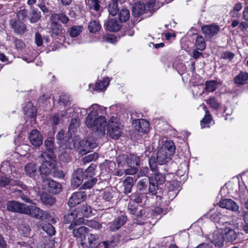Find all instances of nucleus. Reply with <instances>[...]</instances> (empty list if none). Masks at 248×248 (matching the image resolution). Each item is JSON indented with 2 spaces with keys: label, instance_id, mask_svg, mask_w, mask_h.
<instances>
[{
  "label": "nucleus",
  "instance_id": "59",
  "mask_svg": "<svg viewBox=\"0 0 248 248\" xmlns=\"http://www.w3.org/2000/svg\"><path fill=\"white\" fill-rule=\"evenodd\" d=\"M211 119V116L209 114V112L205 110V117L202 119L201 123L202 128L205 127L206 126L203 125V124H208L210 123Z\"/></svg>",
  "mask_w": 248,
  "mask_h": 248
},
{
  "label": "nucleus",
  "instance_id": "48",
  "mask_svg": "<svg viewBox=\"0 0 248 248\" xmlns=\"http://www.w3.org/2000/svg\"><path fill=\"white\" fill-rule=\"evenodd\" d=\"M109 82L108 78H105L103 80L96 84L95 89L97 91H102L107 88L109 84Z\"/></svg>",
  "mask_w": 248,
  "mask_h": 248
},
{
  "label": "nucleus",
  "instance_id": "29",
  "mask_svg": "<svg viewBox=\"0 0 248 248\" xmlns=\"http://www.w3.org/2000/svg\"><path fill=\"white\" fill-rule=\"evenodd\" d=\"M40 199L41 202L46 205L52 206L56 202L55 199L46 192H43L41 194Z\"/></svg>",
  "mask_w": 248,
  "mask_h": 248
},
{
  "label": "nucleus",
  "instance_id": "62",
  "mask_svg": "<svg viewBox=\"0 0 248 248\" xmlns=\"http://www.w3.org/2000/svg\"><path fill=\"white\" fill-rule=\"evenodd\" d=\"M234 57V54L230 51L224 52L221 55V58L229 61L233 59Z\"/></svg>",
  "mask_w": 248,
  "mask_h": 248
},
{
  "label": "nucleus",
  "instance_id": "43",
  "mask_svg": "<svg viewBox=\"0 0 248 248\" xmlns=\"http://www.w3.org/2000/svg\"><path fill=\"white\" fill-rule=\"evenodd\" d=\"M140 158L139 156L135 155L129 154V160L127 161V165L132 166V165L138 166L140 164Z\"/></svg>",
  "mask_w": 248,
  "mask_h": 248
},
{
  "label": "nucleus",
  "instance_id": "63",
  "mask_svg": "<svg viewBox=\"0 0 248 248\" xmlns=\"http://www.w3.org/2000/svg\"><path fill=\"white\" fill-rule=\"evenodd\" d=\"M103 40L108 43L114 44L116 42V38L113 34H108L103 37Z\"/></svg>",
  "mask_w": 248,
  "mask_h": 248
},
{
  "label": "nucleus",
  "instance_id": "19",
  "mask_svg": "<svg viewBox=\"0 0 248 248\" xmlns=\"http://www.w3.org/2000/svg\"><path fill=\"white\" fill-rule=\"evenodd\" d=\"M46 185L48 186V191L53 194H58L62 190L61 184L58 182L50 179L45 180Z\"/></svg>",
  "mask_w": 248,
  "mask_h": 248
},
{
  "label": "nucleus",
  "instance_id": "44",
  "mask_svg": "<svg viewBox=\"0 0 248 248\" xmlns=\"http://www.w3.org/2000/svg\"><path fill=\"white\" fill-rule=\"evenodd\" d=\"M79 125V118L78 116H75L71 119L70 122L69 130L70 132H74L75 129Z\"/></svg>",
  "mask_w": 248,
  "mask_h": 248
},
{
  "label": "nucleus",
  "instance_id": "13",
  "mask_svg": "<svg viewBox=\"0 0 248 248\" xmlns=\"http://www.w3.org/2000/svg\"><path fill=\"white\" fill-rule=\"evenodd\" d=\"M27 204L21 203L17 202L9 201L7 203V209L12 212L24 214Z\"/></svg>",
  "mask_w": 248,
  "mask_h": 248
},
{
  "label": "nucleus",
  "instance_id": "32",
  "mask_svg": "<svg viewBox=\"0 0 248 248\" xmlns=\"http://www.w3.org/2000/svg\"><path fill=\"white\" fill-rule=\"evenodd\" d=\"M133 185L134 181L133 178L130 176L126 177L123 181V186L124 187V193L128 194L130 193Z\"/></svg>",
  "mask_w": 248,
  "mask_h": 248
},
{
  "label": "nucleus",
  "instance_id": "40",
  "mask_svg": "<svg viewBox=\"0 0 248 248\" xmlns=\"http://www.w3.org/2000/svg\"><path fill=\"white\" fill-rule=\"evenodd\" d=\"M76 111V113L78 114V115L80 113H81L82 112L84 113H86L87 111V109L84 108H67L66 110V112H64L63 113H61V116L62 117L66 116V117H69L70 116V113L74 111Z\"/></svg>",
  "mask_w": 248,
  "mask_h": 248
},
{
  "label": "nucleus",
  "instance_id": "55",
  "mask_svg": "<svg viewBox=\"0 0 248 248\" xmlns=\"http://www.w3.org/2000/svg\"><path fill=\"white\" fill-rule=\"evenodd\" d=\"M207 104L209 105L211 107L217 109L219 106V103L214 97H211L209 99L206 101Z\"/></svg>",
  "mask_w": 248,
  "mask_h": 248
},
{
  "label": "nucleus",
  "instance_id": "53",
  "mask_svg": "<svg viewBox=\"0 0 248 248\" xmlns=\"http://www.w3.org/2000/svg\"><path fill=\"white\" fill-rule=\"evenodd\" d=\"M154 182L158 185H162L165 182V177L159 172H155Z\"/></svg>",
  "mask_w": 248,
  "mask_h": 248
},
{
  "label": "nucleus",
  "instance_id": "22",
  "mask_svg": "<svg viewBox=\"0 0 248 248\" xmlns=\"http://www.w3.org/2000/svg\"><path fill=\"white\" fill-rule=\"evenodd\" d=\"M10 25L15 32L19 34L24 33L26 30L24 23L19 20L12 19L10 21Z\"/></svg>",
  "mask_w": 248,
  "mask_h": 248
},
{
  "label": "nucleus",
  "instance_id": "31",
  "mask_svg": "<svg viewBox=\"0 0 248 248\" xmlns=\"http://www.w3.org/2000/svg\"><path fill=\"white\" fill-rule=\"evenodd\" d=\"M118 236H113L110 240L104 241L102 242V244L104 248H113L119 243Z\"/></svg>",
  "mask_w": 248,
  "mask_h": 248
},
{
  "label": "nucleus",
  "instance_id": "41",
  "mask_svg": "<svg viewBox=\"0 0 248 248\" xmlns=\"http://www.w3.org/2000/svg\"><path fill=\"white\" fill-rule=\"evenodd\" d=\"M82 27L79 25L72 26L69 30L70 36L72 37L78 36L82 32Z\"/></svg>",
  "mask_w": 248,
  "mask_h": 248
},
{
  "label": "nucleus",
  "instance_id": "33",
  "mask_svg": "<svg viewBox=\"0 0 248 248\" xmlns=\"http://www.w3.org/2000/svg\"><path fill=\"white\" fill-rule=\"evenodd\" d=\"M101 28V25L98 20H93L90 22L88 29L89 31L92 33H95L98 31Z\"/></svg>",
  "mask_w": 248,
  "mask_h": 248
},
{
  "label": "nucleus",
  "instance_id": "45",
  "mask_svg": "<svg viewBox=\"0 0 248 248\" xmlns=\"http://www.w3.org/2000/svg\"><path fill=\"white\" fill-rule=\"evenodd\" d=\"M108 12L112 16H115L118 12V1H112L108 5Z\"/></svg>",
  "mask_w": 248,
  "mask_h": 248
},
{
  "label": "nucleus",
  "instance_id": "8",
  "mask_svg": "<svg viewBox=\"0 0 248 248\" xmlns=\"http://www.w3.org/2000/svg\"><path fill=\"white\" fill-rule=\"evenodd\" d=\"M54 139L48 137L44 142L46 150L41 152L39 155L46 156L47 159H56V155L54 152Z\"/></svg>",
  "mask_w": 248,
  "mask_h": 248
},
{
  "label": "nucleus",
  "instance_id": "54",
  "mask_svg": "<svg viewBox=\"0 0 248 248\" xmlns=\"http://www.w3.org/2000/svg\"><path fill=\"white\" fill-rule=\"evenodd\" d=\"M19 231L25 236H29L30 233L31 229L28 224H22L19 227Z\"/></svg>",
  "mask_w": 248,
  "mask_h": 248
},
{
  "label": "nucleus",
  "instance_id": "64",
  "mask_svg": "<svg viewBox=\"0 0 248 248\" xmlns=\"http://www.w3.org/2000/svg\"><path fill=\"white\" fill-rule=\"evenodd\" d=\"M51 175L59 178H63L64 177V173L62 170H57L55 166Z\"/></svg>",
  "mask_w": 248,
  "mask_h": 248
},
{
  "label": "nucleus",
  "instance_id": "12",
  "mask_svg": "<svg viewBox=\"0 0 248 248\" xmlns=\"http://www.w3.org/2000/svg\"><path fill=\"white\" fill-rule=\"evenodd\" d=\"M219 204V206L222 208H225L233 212H239V206L232 199H223L220 201Z\"/></svg>",
  "mask_w": 248,
  "mask_h": 248
},
{
  "label": "nucleus",
  "instance_id": "16",
  "mask_svg": "<svg viewBox=\"0 0 248 248\" xmlns=\"http://www.w3.org/2000/svg\"><path fill=\"white\" fill-rule=\"evenodd\" d=\"M126 220L127 217L124 215L118 217L109 223V230L114 232L119 230L125 224Z\"/></svg>",
  "mask_w": 248,
  "mask_h": 248
},
{
  "label": "nucleus",
  "instance_id": "9",
  "mask_svg": "<svg viewBox=\"0 0 248 248\" xmlns=\"http://www.w3.org/2000/svg\"><path fill=\"white\" fill-rule=\"evenodd\" d=\"M87 195L84 191L74 192L69 199L68 204L70 207H75L86 199Z\"/></svg>",
  "mask_w": 248,
  "mask_h": 248
},
{
  "label": "nucleus",
  "instance_id": "61",
  "mask_svg": "<svg viewBox=\"0 0 248 248\" xmlns=\"http://www.w3.org/2000/svg\"><path fill=\"white\" fill-rule=\"evenodd\" d=\"M142 196L139 193H133L130 196V200L137 203H141L142 202Z\"/></svg>",
  "mask_w": 248,
  "mask_h": 248
},
{
  "label": "nucleus",
  "instance_id": "27",
  "mask_svg": "<svg viewBox=\"0 0 248 248\" xmlns=\"http://www.w3.org/2000/svg\"><path fill=\"white\" fill-rule=\"evenodd\" d=\"M62 26L53 20L50 25V32L51 35L52 36L60 35L62 33Z\"/></svg>",
  "mask_w": 248,
  "mask_h": 248
},
{
  "label": "nucleus",
  "instance_id": "2",
  "mask_svg": "<svg viewBox=\"0 0 248 248\" xmlns=\"http://www.w3.org/2000/svg\"><path fill=\"white\" fill-rule=\"evenodd\" d=\"M55 160V159H47L46 156H45L39 155L38 156V161L41 163L39 171L43 182H45V177L51 175L54 170L56 165Z\"/></svg>",
  "mask_w": 248,
  "mask_h": 248
},
{
  "label": "nucleus",
  "instance_id": "58",
  "mask_svg": "<svg viewBox=\"0 0 248 248\" xmlns=\"http://www.w3.org/2000/svg\"><path fill=\"white\" fill-rule=\"evenodd\" d=\"M98 157V154L96 153L90 154L85 156L83 159L84 163H86L93 160H96Z\"/></svg>",
  "mask_w": 248,
  "mask_h": 248
},
{
  "label": "nucleus",
  "instance_id": "25",
  "mask_svg": "<svg viewBox=\"0 0 248 248\" xmlns=\"http://www.w3.org/2000/svg\"><path fill=\"white\" fill-rule=\"evenodd\" d=\"M120 23L115 19H109L105 24L106 29L110 31H117L121 29Z\"/></svg>",
  "mask_w": 248,
  "mask_h": 248
},
{
  "label": "nucleus",
  "instance_id": "35",
  "mask_svg": "<svg viewBox=\"0 0 248 248\" xmlns=\"http://www.w3.org/2000/svg\"><path fill=\"white\" fill-rule=\"evenodd\" d=\"M77 217L78 214L75 211H68L64 215L63 221L65 223H70V222H74Z\"/></svg>",
  "mask_w": 248,
  "mask_h": 248
},
{
  "label": "nucleus",
  "instance_id": "6",
  "mask_svg": "<svg viewBox=\"0 0 248 248\" xmlns=\"http://www.w3.org/2000/svg\"><path fill=\"white\" fill-rule=\"evenodd\" d=\"M99 235L93 233L87 234L84 240L80 242L82 248H98L102 244L99 241Z\"/></svg>",
  "mask_w": 248,
  "mask_h": 248
},
{
  "label": "nucleus",
  "instance_id": "47",
  "mask_svg": "<svg viewBox=\"0 0 248 248\" xmlns=\"http://www.w3.org/2000/svg\"><path fill=\"white\" fill-rule=\"evenodd\" d=\"M51 18L52 20H59L61 22H62L63 24H66L68 21L69 18L68 17L65 15L64 14L61 13L59 14H53L51 16Z\"/></svg>",
  "mask_w": 248,
  "mask_h": 248
},
{
  "label": "nucleus",
  "instance_id": "20",
  "mask_svg": "<svg viewBox=\"0 0 248 248\" xmlns=\"http://www.w3.org/2000/svg\"><path fill=\"white\" fill-rule=\"evenodd\" d=\"M136 129L139 132L145 133L147 132L149 129L150 124L144 119H140L135 121Z\"/></svg>",
  "mask_w": 248,
  "mask_h": 248
},
{
  "label": "nucleus",
  "instance_id": "49",
  "mask_svg": "<svg viewBox=\"0 0 248 248\" xmlns=\"http://www.w3.org/2000/svg\"><path fill=\"white\" fill-rule=\"evenodd\" d=\"M69 148L70 149H78L79 146H83L81 144V141H79V139L76 138L75 139H72L71 141H69L68 144Z\"/></svg>",
  "mask_w": 248,
  "mask_h": 248
},
{
  "label": "nucleus",
  "instance_id": "18",
  "mask_svg": "<svg viewBox=\"0 0 248 248\" xmlns=\"http://www.w3.org/2000/svg\"><path fill=\"white\" fill-rule=\"evenodd\" d=\"M226 242H232L236 240L238 237V233L230 227H225L221 229Z\"/></svg>",
  "mask_w": 248,
  "mask_h": 248
},
{
  "label": "nucleus",
  "instance_id": "51",
  "mask_svg": "<svg viewBox=\"0 0 248 248\" xmlns=\"http://www.w3.org/2000/svg\"><path fill=\"white\" fill-rule=\"evenodd\" d=\"M97 182V179L96 178L89 179L84 183L82 186V187L83 189H90L93 186L96 184Z\"/></svg>",
  "mask_w": 248,
  "mask_h": 248
},
{
  "label": "nucleus",
  "instance_id": "36",
  "mask_svg": "<svg viewBox=\"0 0 248 248\" xmlns=\"http://www.w3.org/2000/svg\"><path fill=\"white\" fill-rule=\"evenodd\" d=\"M217 85V82L216 80L207 81L205 84L204 89L207 92H213L216 90Z\"/></svg>",
  "mask_w": 248,
  "mask_h": 248
},
{
  "label": "nucleus",
  "instance_id": "15",
  "mask_svg": "<svg viewBox=\"0 0 248 248\" xmlns=\"http://www.w3.org/2000/svg\"><path fill=\"white\" fill-rule=\"evenodd\" d=\"M83 179V171L82 169L76 170L72 176L71 185L74 188H77L82 183Z\"/></svg>",
  "mask_w": 248,
  "mask_h": 248
},
{
  "label": "nucleus",
  "instance_id": "52",
  "mask_svg": "<svg viewBox=\"0 0 248 248\" xmlns=\"http://www.w3.org/2000/svg\"><path fill=\"white\" fill-rule=\"evenodd\" d=\"M129 160V154H123L119 155L116 158L117 162L119 165L123 166L124 165L126 164L127 165V161Z\"/></svg>",
  "mask_w": 248,
  "mask_h": 248
},
{
  "label": "nucleus",
  "instance_id": "21",
  "mask_svg": "<svg viewBox=\"0 0 248 248\" xmlns=\"http://www.w3.org/2000/svg\"><path fill=\"white\" fill-rule=\"evenodd\" d=\"M81 144H83L82 150L85 152H90L91 150L96 148L97 146L96 140L90 137L83 140L81 141Z\"/></svg>",
  "mask_w": 248,
  "mask_h": 248
},
{
  "label": "nucleus",
  "instance_id": "5",
  "mask_svg": "<svg viewBox=\"0 0 248 248\" xmlns=\"http://www.w3.org/2000/svg\"><path fill=\"white\" fill-rule=\"evenodd\" d=\"M24 214L30 215L35 218L39 219H40L39 221L47 219L49 216L46 212L43 211L34 205H27L26 209L24 210Z\"/></svg>",
  "mask_w": 248,
  "mask_h": 248
},
{
  "label": "nucleus",
  "instance_id": "10",
  "mask_svg": "<svg viewBox=\"0 0 248 248\" xmlns=\"http://www.w3.org/2000/svg\"><path fill=\"white\" fill-rule=\"evenodd\" d=\"M210 240L216 247L219 248L223 247L227 243L221 229L213 232Z\"/></svg>",
  "mask_w": 248,
  "mask_h": 248
},
{
  "label": "nucleus",
  "instance_id": "7",
  "mask_svg": "<svg viewBox=\"0 0 248 248\" xmlns=\"http://www.w3.org/2000/svg\"><path fill=\"white\" fill-rule=\"evenodd\" d=\"M220 28L216 24L204 25L201 27V31L206 41H211L213 37L218 34Z\"/></svg>",
  "mask_w": 248,
  "mask_h": 248
},
{
  "label": "nucleus",
  "instance_id": "60",
  "mask_svg": "<svg viewBox=\"0 0 248 248\" xmlns=\"http://www.w3.org/2000/svg\"><path fill=\"white\" fill-rule=\"evenodd\" d=\"M34 42L38 46H42L43 44L44 38L42 35L38 32L35 33Z\"/></svg>",
  "mask_w": 248,
  "mask_h": 248
},
{
  "label": "nucleus",
  "instance_id": "26",
  "mask_svg": "<svg viewBox=\"0 0 248 248\" xmlns=\"http://www.w3.org/2000/svg\"><path fill=\"white\" fill-rule=\"evenodd\" d=\"M37 225L39 228H41L44 232L49 235H53L55 233L54 227L49 223L44 224L43 221H38Z\"/></svg>",
  "mask_w": 248,
  "mask_h": 248
},
{
  "label": "nucleus",
  "instance_id": "11",
  "mask_svg": "<svg viewBox=\"0 0 248 248\" xmlns=\"http://www.w3.org/2000/svg\"><path fill=\"white\" fill-rule=\"evenodd\" d=\"M24 171L26 175L33 179L38 181L40 176L38 174L37 165L33 162L27 163L24 167Z\"/></svg>",
  "mask_w": 248,
  "mask_h": 248
},
{
  "label": "nucleus",
  "instance_id": "42",
  "mask_svg": "<svg viewBox=\"0 0 248 248\" xmlns=\"http://www.w3.org/2000/svg\"><path fill=\"white\" fill-rule=\"evenodd\" d=\"M130 17L129 11L126 8H123L119 13V19L121 22H126Z\"/></svg>",
  "mask_w": 248,
  "mask_h": 248
},
{
  "label": "nucleus",
  "instance_id": "56",
  "mask_svg": "<svg viewBox=\"0 0 248 248\" xmlns=\"http://www.w3.org/2000/svg\"><path fill=\"white\" fill-rule=\"evenodd\" d=\"M40 17V13L39 11L33 9L32 10L31 16L30 18V21L31 23H36L39 20Z\"/></svg>",
  "mask_w": 248,
  "mask_h": 248
},
{
  "label": "nucleus",
  "instance_id": "28",
  "mask_svg": "<svg viewBox=\"0 0 248 248\" xmlns=\"http://www.w3.org/2000/svg\"><path fill=\"white\" fill-rule=\"evenodd\" d=\"M86 230L87 228L84 226L80 227L78 229H74L73 231V234L75 237L79 239V241L81 242L86 237Z\"/></svg>",
  "mask_w": 248,
  "mask_h": 248
},
{
  "label": "nucleus",
  "instance_id": "34",
  "mask_svg": "<svg viewBox=\"0 0 248 248\" xmlns=\"http://www.w3.org/2000/svg\"><path fill=\"white\" fill-rule=\"evenodd\" d=\"M151 179L150 178L145 177L140 180L137 183L138 190L140 191L145 190L149 186Z\"/></svg>",
  "mask_w": 248,
  "mask_h": 248
},
{
  "label": "nucleus",
  "instance_id": "37",
  "mask_svg": "<svg viewBox=\"0 0 248 248\" xmlns=\"http://www.w3.org/2000/svg\"><path fill=\"white\" fill-rule=\"evenodd\" d=\"M195 46L200 50H203L206 47V43L204 38L201 35H198L195 40Z\"/></svg>",
  "mask_w": 248,
  "mask_h": 248
},
{
  "label": "nucleus",
  "instance_id": "39",
  "mask_svg": "<svg viewBox=\"0 0 248 248\" xmlns=\"http://www.w3.org/2000/svg\"><path fill=\"white\" fill-rule=\"evenodd\" d=\"M81 213L83 217H88L92 214L91 208L87 204L82 205L79 208L78 214Z\"/></svg>",
  "mask_w": 248,
  "mask_h": 248
},
{
  "label": "nucleus",
  "instance_id": "38",
  "mask_svg": "<svg viewBox=\"0 0 248 248\" xmlns=\"http://www.w3.org/2000/svg\"><path fill=\"white\" fill-rule=\"evenodd\" d=\"M239 197L241 204L245 209L248 210V190L241 192Z\"/></svg>",
  "mask_w": 248,
  "mask_h": 248
},
{
  "label": "nucleus",
  "instance_id": "57",
  "mask_svg": "<svg viewBox=\"0 0 248 248\" xmlns=\"http://www.w3.org/2000/svg\"><path fill=\"white\" fill-rule=\"evenodd\" d=\"M24 110L27 115L29 116H33L35 108L32 107V104L31 103H28L27 106L24 108Z\"/></svg>",
  "mask_w": 248,
  "mask_h": 248
},
{
  "label": "nucleus",
  "instance_id": "46",
  "mask_svg": "<svg viewBox=\"0 0 248 248\" xmlns=\"http://www.w3.org/2000/svg\"><path fill=\"white\" fill-rule=\"evenodd\" d=\"M96 167V166L95 164H92L83 172V176L84 175L87 178H92L95 174V170Z\"/></svg>",
  "mask_w": 248,
  "mask_h": 248
},
{
  "label": "nucleus",
  "instance_id": "30",
  "mask_svg": "<svg viewBox=\"0 0 248 248\" xmlns=\"http://www.w3.org/2000/svg\"><path fill=\"white\" fill-rule=\"evenodd\" d=\"M101 0H85V4L90 9L93 10L96 12L100 9Z\"/></svg>",
  "mask_w": 248,
  "mask_h": 248
},
{
  "label": "nucleus",
  "instance_id": "4",
  "mask_svg": "<svg viewBox=\"0 0 248 248\" xmlns=\"http://www.w3.org/2000/svg\"><path fill=\"white\" fill-rule=\"evenodd\" d=\"M91 128L96 135L102 136L105 134L106 126V119L105 117L100 116L91 121V126H87Z\"/></svg>",
  "mask_w": 248,
  "mask_h": 248
},
{
  "label": "nucleus",
  "instance_id": "1",
  "mask_svg": "<svg viewBox=\"0 0 248 248\" xmlns=\"http://www.w3.org/2000/svg\"><path fill=\"white\" fill-rule=\"evenodd\" d=\"M175 150L174 143L171 140L166 141L158 150L156 155V161L160 165L167 163Z\"/></svg>",
  "mask_w": 248,
  "mask_h": 248
},
{
  "label": "nucleus",
  "instance_id": "23",
  "mask_svg": "<svg viewBox=\"0 0 248 248\" xmlns=\"http://www.w3.org/2000/svg\"><path fill=\"white\" fill-rule=\"evenodd\" d=\"M248 81V73L240 71L233 78V82L238 86L245 84Z\"/></svg>",
  "mask_w": 248,
  "mask_h": 248
},
{
  "label": "nucleus",
  "instance_id": "14",
  "mask_svg": "<svg viewBox=\"0 0 248 248\" xmlns=\"http://www.w3.org/2000/svg\"><path fill=\"white\" fill-rule=\"evenodd\" d=\"M29 139L32 145L40 146L43 143V137L38 130H31L29 135Z\"/></svg>",
  "mask_w": 248,
  "mask_h": 248
},
{
  "label": "nucleus",
  "instance_id": "3",
  "mask_svg": "<svg viewBox=\"0 0 248 248\" xmlns=\"http://www.w3.org/2000/svg\"><path fill=\"white\" fill-rule=\"evenodd\" d=\"M107 133L113 139H118L122 133V129L119 123V119L111 116L107 123Z\"/></svg>",
  "mask_w": 248,
  "mask_h": 248
},
{
  "label": "nucleus",
  "instance_id": "17",
  "mask_svg": "<svg viewBox=\"0 0 248 248\" xmlns=\"http://www.w3.org/2000/svg\"><path fill=\"white\" fill-rule=\"evenodd\" d=\"M89 109L90 112L88 114L85 120V124L86 126H91V121L96 118V117L98 115V112L100 110V108L97 104L92 105Z\"/></svg>",
  "mask_w": 248,
  "mask_h": 248
},
{
  "label": "nucleus",
  "instance_id": "50",
  "mask_svg": "<svg viewBox=\"0 0 248 248\" xmlns=\"http://www.w3.org/2000/svg\"><path fill=\"white\" fill-rule=\"evenodd\" d=\"M149 185V192L152 195H155L157 193V190L158 188V185L154 182V180L153 178L151 179Z\"/></svg>",
  "mask_w": 248,
  "mask_h": 248
},
{
  "label": "nucleus",
  "instance_id": "24",
  "mask_svg": "<svg viewBox=\"0 0 248 248\" xmlns=\"http://www.w3.org/2000/svg\"><path fill=\"white\" fill-rule=\"evenodd\" d=\"M147 7L141 2L135 3L132 9V14L135 16H139L143 14L146 11H147Z\"/></svg>",
  "mask_w": 248,
  "mask_h": 248
}]
</instances>
